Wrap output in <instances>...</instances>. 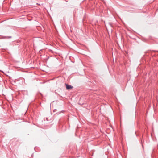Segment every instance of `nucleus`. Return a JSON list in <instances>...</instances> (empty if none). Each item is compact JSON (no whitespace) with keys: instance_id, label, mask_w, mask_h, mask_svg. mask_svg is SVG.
<instances>
[{"instance_id":"8","label":"nucleus","mask_w":158,"mask_h":158,"mask_svg":"<svg viewBox=\"0 0 158 158\" xmlns=\"http://www.w3.org/2000/svg\"><path fill=\"white\" fill-rule=\"evenodd\" d=\"M148 53L150 54H151L152 53V51H149L148 52Z\"/></svg>"},{"instance_id":"4","label":"nucleus","mask_w":158,"mask_h":158,"mask_svg":"<svg viewBox=\"0 0 158 158\" xmlns=\"http://www.w3.org/2000/svg\"><path fill=\"white\" fill-rule=\"evenodd\" d=\"M135 134L136 136L137 137H138L139 136V134L137 133V132L136 131H135Z\"/></svg>"},{"instance_id":"14","label":"nucleus","mask_w":158,"mask_h":158,"mask_svg":"<svg viewBox=\"0 0 158 158\" xmlns=\"http://www.w3.org/2000/svg\"><path fill=\"white\" fill-rule=\"evenodd\" d=\"M79 104H81V105H83V103H82V104H81L80 103H79Z\"/></svg>"},{"instance_id":"16","label":"nucleus","mask_w":158,"mask_h":158,"mask_svg":"<svg viewBox=\"0 0 158 158\" xmlns=\"http://www.w3.org/2000/svg\"><path fill=\"white\" fill-rule=\"evenodd\" d=\"M35 148H36V147H35V148H34V150H35Z\"/></svg>"},{"instance_id":"13","label":"nucleus","mask_w":158,"mask_h":158,"mask_svg":"<svg viewBox=\"0 0 158 158\" xmlns=\"http://www.w3.org/2000/svg\"><path fill=\"white\" fill-rule=\"evenodd\" d=\"M32 102H31V103H30L29 105H31V104H32Z\"/></svg>"},{"instance_id":"11","label":"nucleus","mask_w":158,"mask_h":158,"mask_svg":"<svg viewBox=\"0 0 158 158\" xmlns=\"http://www.w3.org/2000/svg\"><path fill=\"white\" fill-rule=\"evenodd\" d=\"M2 50L3 51H5V49H2Z\"/></svg>"},{"instance_id":"12","label":"nucleus","mask_w":158,"mask_h":158,"mask_svg":"<svg viewBox=\"0 0 158 158\" xmlns=\"http://www.w3.org/2000/svg\"><path fill=\"white\" fill-rule=\"evenodd\" d=\"M33 156V153H32L31 155V157H32Z\"/></svg>"},{"instance_id":"2","label":"nucleus","mask_w":158,"mask_h":158,"mask_svg":"<svg viewBox=\"0 0 158 158\" xmlns=\"http://www.w3.org/2000/svg\"><path fill=\"white\" fill-rule=\"evenodd\" d=\"M37 96L39 98H41L43 97L42 94L40 92L38 93L37 94Z\"/></svg>"},{"instance_id":"3","label":"nucleus","mask_w":158,"mask_h":158,"mask_svg":"<svg viewBox=\"0 0 158 158\" xmlns=\"http://www.w3.org/2000/svg\"><path fill=\"white\" fill-rule=\"evenodd\" d=\"M140 143H141V144H142L143 148V146L142 144L143 142H142V140L141 138H140Z\"/></svg>"},{"instance_id":"9","label":"nucleus","mask_w":158,"mask_h":158,"mask_svg":"<svg viewBox=\"0 0 158 158\" xmlns=\"http://www.w3.org/2000/svg\"><path fill=\"white\" fill-rule=\"evenodd\" d=\"M64 110H62V111H61L60 112H59L58 114H59L61 112H64Z\"/></svg>"},{"instance_id":"7","label":"nucleus","mask_w":158,"mask_h":158,"mask_svg":"<svg viewBox=\"0 0 158 158\" xmlns=\"http://www.w3.org/2000/svg\"><path fill=\"white\" fill-rule=\"evenodd\" d=\"M57 111V110L56 109H55L53 110V112H55Z\"/></svg>"},{"instance_id":"5","label":"nucleus","mask_w":158,"mask_h":158,"mask_svg":"<svg viewBox=\"0 0 158 158\" xmlns=\"http://www.w3.org/2000/svg\"><path fill=\"white\" fill-rule=\"evenodd\" d=\"M49 56H48V57H47L46 58V60L47 61L48 60V59H49Z\"/></svg>"},{"instance_id":"1","label":"nucleus","mask_w":158,"mask_h":158,"mask_svg":"<svg viewBox=\"0 0 158 158\" xmlns=\"http://www.w3.org/2000/svg\"><path fill=\"white\" fill-rule=\"evenodd\" d=\"M66 89L67 90H70L73 88V86L71 85H69L68 84L65 83Z\"/></svg>"},{"instance_id":"15","label":"nucleus","mask_w":158,"mask_h":158,"mask_svg":"<svg viewBox=\"0 0 158 158\" xmlns=\"http://www.w3.org/2000/svg\"><path fill=\"white\" fill-rule=\"evenodd\" d=\"M41 102H39V104H40V105H41Z\"/></svg>"},{"instance_id":"10","label":"nucleus","mask_w":158,"mask_h":158,"mask_svg":"<svg viewBox=\"0 0 158 158\" xmlns=\"http://www.w3.org/2000/svg\"><path fill=\"white\" fill-rule=\"evenodd\" d=\"M153 51L154 52H158V51H155V50H153Z\"/></svg>"},{"instance_id":"6","label":"nucleus","mask_w":158,"mask_h":158,"mask_svg":"<svg viewBox=\"0 0 158 158\" xmlns=\"http://www.w3.org/2000/svg\"><path fill=\"white\" fill-rule=\"evenodd\" d=\"M7 37L8 38V39H9V38H12V36H8Z\"/></svg>"}]
</instances>
